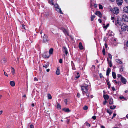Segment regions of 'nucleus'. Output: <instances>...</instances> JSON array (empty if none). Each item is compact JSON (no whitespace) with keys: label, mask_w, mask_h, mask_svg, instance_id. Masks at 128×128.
Listing matches in <instances>:
<instances>
[{"label":"nucleus","mask_w":128,"mask_h":128,"mask_svg":"<svg viewBox=\"0 0 128 128\" xmlns=\"http://www.w3.org/2000/svg\"><path fill=\"white\" fill-rule=\"evenodd\" d=\"M105 48H108V45L106 43H105Z\"/></svg>","instance_id":"54"},{"label":"nucleus","mask_w":128,"mask_h":128,"mask_svg":"<svg viewBox=\"0 0 128 128\" xmlns=\"http://www.w3.org/2000/svg\"><path fill=\"white\" fill-rule=\"evenodd\" d=\"M109 103L110 104H113V100L112 98H110L109 101Z\"/></svg>","instance_id":"18"},{"label":"nucleus","mask_w":128,"mask_h":128,"mask_svg":"<svg viewBox=\"0 0 128 128\" xmlns=\"http://www.w3.org/2000/svg\"><path fill=\"white\" fill-rule=\"evenodd\" d=\"M89 95H90V94H89V93H88L86 94V96H87L88 98H89L90 97Z\"/></svg>","instance_id":"49"},{"label":"nucleus","mask_w":128,"mask_h":128,"mask_svg":"<svg viewBox=\"0 0 128 128\" xmlns=\"http://www.w3.org/2000/svg\"><path fill=\"white\" fill-rule=\"evenodd\" d=\"M107 84L108 86L110 85V83L109 82H107Z\"/></svg>","instance_id":"59"},{"label":"nucleus","mask_w":128,"mask_h":128,"mask_svg":"<svg viewBox=\"0 0 128 128\" xmlns=\"http://www.w3.org/2000/svg\"><path fill=\"white\" fill-rule=\"evenodd\" d=\"M62 50L63 52H65L66 55H67L68 53L67 48L66 47L64 46L63 47Z\"/></svg>","instance_id":"9"},{"label":"nucleus","mask_w":128,"mask_h":128,"mask_svg":"<svg viewBox=\"0 0 128 128\" xmlns=\"http://www.w3.org/2000/svg\"><path fill=\"white\" fill-rule=\"evenodd\" d=\"M101 128H105L104 126H102L101 127Z\"/></svg>","instance_id":"64"},{"label":"nucleus","mask_w":128,"mask_h":128,"mask_svg":"<svg viewBox=\"0 0 128 128\" xmlns=\"http://www.w3.org/2000/svg\"><path fill=\"white\" fill-rule=\"evenodd\" d=\"M88 85L86 84H83L81 86V90L82 92L83 95H85V94H87L88 92Z\"/></svg>","instance_id":"1"},{"label":"nucleus","mask_w":128,"mask_h":128,"mask_svg":"<svg viewBox=\"0 0 128 128\" xmlns=\"http://www.w3.org/2000/svg\"><path fill=\"white\" fill-rule=\"evenodd\" d=\"M122 20L125 22H128V16L126 15H123L122 16Z\"/></svg>","instance_id":"4"},{"label":"nucleus","mask_w":128,"mask_h":128,"mask_svg":"<svg viewBox=\"0 0 128 128\" xmlns=\"http://www.w3.org/2000/svg\"><path fill=\"white\" fill-rule=\"evenodd\" d=\"M116 107V106H111L110 107V108L111 110H114Z\"/></svg>","instance_id":"32"},{"label":"nucleus","mask_w":128,"mask_h":128,"mask_svg":"<svg viewBox=\"0 0 128 128\" xmlns=\"http://www.w3.org/2000/svg\"><path fill=\"white\" fill-rule=\"evenodd\" d=\"M60 71L59 70V67H58L57 68V70L56 72V74L57 75L60 74Z\"/></svg>","instance_id":"19"},{"label":"nucleus","mask_w":128,"mask_h":128,"mask_svg":"<svg viewBox=\"0 0 128 128\" xmlns=\"http://www.w3.org/2000/svg\"><path fill=\"white\" fill-rule=\"evenodd\" d=\"M95 14L98 16L100 18H101L102 16L101 13L99 11H97L95 13Z\"/></svg>","instance_id":"10"},{"label":"nucleus","mask_w":128,"mask_h":128,"mask_svg":"<svg viewBox=\"0 0 128 128\" xmlns=\"http://www.w3.org/2000/svg\"><path fill=\"white\" fill-rule=\"evenodd\" d=\"M92 118L94 120H95L96 118V116H94L92 117Z\"/></svg>","instance_id":"45"},{"label":"nucleus","mask_w":128,"mask_h":128,"mask_svg":"<svg viewBox=\"0 0 128 128\" xmlns=\"http://www.w3.org/2000/svg\"><path fill=\"white\" fill-rule=\"evenodd\" d=\"M49 66V64L48 63H47L46 64H44V65L43 66V67L45 68H48Z\"/></svg>","instance_id":"22"},{"label":"nucleus","mask_w":128,"mask_h":128,"mask_svg":"<svg viewBox=\"0 0 128 128\" xmlns=\"http://www.w3.org/2000/svg\"><path fill=\"white\" fill-rule=\"evenodd\" d=\"M53 48H51L49 50V53L50 54H52L53 53Z\"/></svg>","instance_id":"27"},{"label":"nucleus","mask_w":128,"mask_h":128,"mask_svg":"<svg viewBox=\"0 0 128 128\" xmlns=\"http://www.w3.org/2000/svg\"><path fill=\"white\" fill-rule=\"evenodd\" d=\"M113 82H115V83L116 84H119V83H120L121 84V83L120 82H118L116 80H113Z\"/></svg>","instance_id":"35"},{"label":"nucleus","mask_w":128,"mask_h":128,"mask_svg":"<svg viewBox=\"0 0 128 128\" xmlns=\"http://www.w3.org/2000/svg\"><path fill=\"white\" fill-rule=\"evenodd\" d=\"M79 47L80 50H82L84 49V47L83 46L82 43L80 42L79 45Z\"/></svg>","instance_id":"15"},{"label":"nucleus","mask_w":128,"mask_h":128,"mask_svg":"<svg viewBox=\"0 0 128 128\" xmlns=\"http://www.w3.org/2000/svg\"><path fill=\"white\" fill-rule=\"evenodd\" d=\"M120 98L121 99H124L125 100H126V99L123 96H120Z\"/></svg>","instance_id":"39"},{"label":"nucleus","mask_w":128,"mask_h":128,"mask_svg":"<svg viewBox=\"0 0 128 128\" xmlns=\"http://www.w3.org/2000/svg\"><path fill=\"white\" fill-rule=\"evenodd\" d=\"M116 61L119 64H122V62L119 59H116Z\"/></svg>","instance_id":"24"},{"label":"nucleus","mask_w":128,"mask_h":128,"mask_svg":"<svg viewBox=\"0 0 128 128\" xmlns=\"http://www.w3.org/2000/svg\"><path fill=\"white\" fill-rule=\"evenodd\" d=\"M62 30L64 33L66 35H67L68 36H69L68 32L65 28H63Z\"/></svg>","instance_id":"12"},{"label":"nucleus","mask_w":128,"mask_h":128,"mask_svg":"<svg viewBox=\"0 0 128 128\" xmlns=\"http://www.w3.org/2000/svg\"><path fill=\"white\" fill-rule=\"evenodd\" d=\"M34 80L35 81L36 80V81H38V79L37 78H34Z\"/></svg>","instance_id":"58"},{"label":"nucleus","mask_w":128,"mask_h":128,"mask_svg":"<svg viewBox=\"0 0 128 128\" xmlns=\"http://www.w3.org/2000/svg\"><path fill=\"white\" fill-rule=\"evenodd\" d=\"M110 72V70L109 68H108L106 71V76H108Z\"/></svg>","instance_id":"16"},{"label":"nucleus","mask_w":128,"mask_h":128,"mask_svg":"<svg viewBox=\"0 0 128 128\" xmlns=\"http://www.w3.org/2000/svg\"><path fill=\"white\" fill-rule=\"evenodd\" d=\"M107 112L108 113H109L110 115H111L112 113V111L110 110H107Z\"/></svg>","instance_id":"28"},{"label":"nucleus","mask_w":128,"mask_h":128,"mask_svg":"<svg viewBox=\"0 0 128 128\" xmlns=\"http://www.w3.org/2000/svg\"><path fill=\"white\" fill-rule=\"evenodd\" d=\"M112 75L114 78L116 79V73L114 72H112Z\"/></svg>","instance_id":"21"},{"label":"nucleus","mask_w":128,"mask_h":128,"mask_svg":"<svg viewBox=\"0 0 128 128\" xmlns=\"http://www.w3.org/2000/svg\"><path fill=\"white\" fill-rule=\"evenodd\" d=\"M109 24H108L106 26H105L104 27V28H107L109 26Z\"/></svg>","instance_id":"47"},{"label":"nucleus","mask_w":128,"mask_h":128,"mask_svg":"<svg viewBox=\"0 0 128 128\" xmlns=\"http://www.w3.org/2000/svg\"><path fill=\"white\" fill-rule=\"evenodd\" d=\"M64 102L67 105L68 104V100L67 99L64 100Z\"/></svg>","instance_id":"42"},{"label":"nucleus","mask_w":128,"mask_h":128,"mask_svg":"<svg viewBox=\"0 0 128 128\" xmlns=\"http://www.w3.org/2000/svg\"><path fill=\"white\" fill-rule=\"evenodd\" d=\"M10 84L11 86L12 87H14L15 86V82H14L13 81H11L10 82Z\"/></svg>","instance_id":"20"},{"label":"nucleus","mask_w":128,"mask_h":128,"mask_svg":"<svg viewBox=\"0 0 128 128\" xmlns=\"http://www.w3.org/2000/svg\"><path fill=\"white\" fill-rule=\"evenodd\" d=\"M104 97L106 100H108L109 98V96L107 94L104 95Z\"/></svg>","instance_id":"14"},{"label":"nucleus","mask_w":128,"mask_h":128,"mask_svg":"<svg viewBox=\"0 0 128 128\" xmlns=\"http://www.w3.org/2000/svg\"><path fill=\"white\" fill-rule=\"evenodd\" d=\"M62 110L66 112H70L68 108H64L62 109Z\"/></svg>","instance_id":"17"},{"label":"nucleus","mask_w":128,"mask_h":128,"mask_svg":"<svg viewBox=\"0 0 128 128\" xmlns=\"http://www.w3.org/2000/svg\"><path fill=\"white\" fill-rule=\"evenodd\" d=\"M19 60V58H17V61L18 62H18Z\"/></svg>","instance_id":"61"},{"label":"nucleus","mask_w":128,"mask_h":128,"mask_svg":"<svg viewBox=\"0 0 128 128\" xmlns=\"http://www.w3.org/2000/svg\"><path fill=\"white\" fill-rule=\"evenodd\" d=\"M121 26L122 30L123 32L125 31L126 28V25L124 24H122Z\"/></svg>","instance_id":"7"},{"label":"nucleus","mask_w":128,"mask_h":128,"mask_svg":"<svg viewBox=\"0 0 128 128\" xmlns=\"http://www.w3.org/2000/svg\"><path fill=\"white\" fill-rule=\"evenodd\" d=\"M77 74L78 76H76V78H78L80 77V75H79V73L78 72L77 73Z\"/></svg>","instance_id":"38"},{"label":"nucleus","mask_w":128,"mask_h":128,"mask_svg":"<svg viewBox=\"0 0 128 128\" xmlns=\"http://www.w3.org/2000/svg\"><path fill=\"white\" fill-rule=\"evenodd\" d=\"M107 102L106 101V100H105V101L104 102L103 104L104 105H105L106 104V103H107Z\"/></svg>","instance_id":"51"},{"label":"nucleus","mask_w":128,"mask_h":128,"mask_svg":"<svg viewBox=\"0 0 128 128\" xmlns=\"http://www.w3.org/2000/svg\"><path fill=\"white\" fill-rule=\"evenodd\" d=\"M30 128H34V126L32 124H31L30 126Z\"/></svg>","instance_id":"50"},{"label":"nucleus","mask_w":128,"mask_h":128,"mask_svg":"<svg viewBox=\"0 0 128 128\" xmlns=\"http://www.w3.org/2000/svg\"><path fill=\"white\" fill-rule=\"evenodd\" d=\"M1 62L3 63L6 62V58H3Z\"/></svg>","instance_id":"26"},{"label":"nucleus","mask_w":128,"mask_h":128,"mask_svg":"<svg viewBox=\"0 0 128 128\" xmlns=\"http://www.w3.org/2000/svg\"><path fill=\"white\" fill-rule=\"evenodd\" d=\"M49 39L47 35L44 34L43 38V42L44 43H46L48 42Z\"/></svg>","instance_id":"2"},{"label":"nucleus","mask_w":128,"mask_h":128,"mask_svg":"<svg viewBox=\"0 0 128 128\" xmlns=\"http://www.w3.org/2000/svg\"><path fill=\"white\" fill-rule=\"evenodd\" d=\"M88 107L86 106H84L83 108V109L84 110H88Z\"/></svg>","instance_id":"34"},{"label":"nucleus","mask_w":128,"mask_h":128,"mask_svg":"<svg viewBox=\"0 0 128 128\" xmlns=\"http://www.w3.org/2000/svg\"><path fill=\"white\" fill-rule=\"evenodd\" d=\"M77 95L78 98H80V94L79 93H78Z\"/></svg>","instance_id":"53"},{"label":"nucleus","mask_w":128,"mask_h":128,"mask_svg":"<svg viewBox=\"0 0 128 128\" xmlns=\"http://www.w3.org/2000/svg\"><path fill=\"white\" fill-rule=\"evenodd\" d=\"M3 112L2 111H0V115Z\"/></svg>","instance_id":"62"},{"label":"nucleus","mask_w":128,"mask_h":128,"mask_svg":"<svg viewBox=\"0 0 128 128\" xmlns=\"http://www.w3.org/2000/svg\"><path fill=\"white\" fill-rule=\"evenodd\" d=\"M102 53L103 55H105V49L104 48V47L103 50H102Z\"/></svg>","instance_id":"33"},{"label":"nucleus","mask_w":128,"mask_h":128,"mask_svg":"<svg viewBox=\"0 0 128 128\" xmlns=\"http://www.w3.org/2000/svg\"><path fill=\"white\" fill-rule=\"evenodd\" d=\"M96 16L94 15H92L91 16V20L93 21L94 19L96 18Z\"/></svg>","instance_id":"23"},{"label":"nucleus","mask_w":128,"mask_h":128,"mask_svg":"<svg viewBox=\"0 0 128 128\" xmlns=\"http://www.w3.org/2000/svg\"><path fill=\"white\" fill-rule=\"evenodd\" d=\"M122 22L121 20H118L117 21H116L115 22V24L117 26H122Z\"/></svg>","instance_id":"5"},{"label":"nucleus","mask_w":128,"mask_h":128,"mask_svg":"<svg viewBox=\"0 0 128 128\" xmlns=\"http://www.w3.org/2000/svg\"><path fill=\"white\" fill-rule=\"evenodd\" d=\"M4 75L6 76L7 77L8 76V75L6 73V72H4Z\"/></svg>","instance_id":"48"},{"label":"nucleus","mask_w":128,"mask_h":128,"mask_svg":"<svg viewBox=\"0 0 128 128\" xmlns=\"http://www.w3.org/2000/svg\"><path fill=\"white\" fill-rule=\"evenodd\" d=\"M22 27L24 29H26L25 27V25L24 24H23L22 25Z\"/></svg>","instance_id":"57"},{"label":"nucleus","mask_w":128,"mask_h":128,"mask_svg":"<svg viewBox=\"0 0 128 128\" xmlns=\"http://www.w3.org/2000/svg\"><path fill=\"white\" fill-rule=\"evenodd\" d=\"M114 17H112L111 18V19L112 20H113L114 19Z\"/></svg>","instance_id":"63"},{"label":"nucleus","mask_w":128,"mask_h":128,"mask_svg":"<svg viewBox=\"0 0 128 128\" xmlns=\"http://www.w3.org/2000/svg\"><path fill=\"white\" fill-rule=\"evenodd\" d=\"M116 115V114L114 113L113 115V117H114Z\"/></svg>","instance_id":"60"},{"label":"nucleus","mask_w":128,"mask_h":128,"mask_svg":"<svg viewBox=\"0 0 128 128\" xmlns=\"http://www.w3.org/2000/svg\"><path fill=\"white\" fill-rule=\"evenodd\" d=\"M121 82L124 84H126L127 82L126 80L123 77H122L120 79Z\"/></svg>","instance_id":"8"},{"label":"nucleus","mask_w":128,"mask_h":128,"mask_svg":"<svg viewBox=\"0 0 128 128\" xmlns=\"http://www.w3.org/2000/svg\"><path fill=\"white\" fill-rule=\"evenodd\" d=\"M45 54H44L43 56L44 58H48L49 57V56H46V55Z\"/></svg>","instance_id":"37"},{"label":"nucleus","mask_w":128,"mask_h":128,"mask_svg":"<svg viewBox=\"0 0 128 128\" xmlns=\"http://www.w3.org/2000/svg\"><path fill=\"white\" fill-rule=\"evenodd\" d=\"M123 11L126 13H128V6L124 7L123 8Z\"/></svg>","instance_id":"13"},{"label":"nucleus","mask_w":128,"mask_h":128,"mask_svg":"<svg viewBox=\"0 0 128 128\" xmlns=\"http://www.w3.org/2000/svg\"><path fill=\"white\" fill-rule=\"evenodd\" d=\"M99 8L100 9H102L103 8V7L100 4H99Z\"/></svg>","instance_id":"40"},{"label":"nucleus","mask_w":128,"mask_h":128,"mask_svg":"<svg viewBox=\"0 0 128 128\" xmlns=\"http://www.w3.org/2000/svg\"><path fill=\"white\" fill-rule=\"evenodd\" d=\"M48 98L49 99L51 100L52 99V97L51 95L50 94H48Z\"/></svg>","instance_id":"30"},{"label":"nucleus","mask_w":128,"mask_h":128,"mask_svg":"<svg viewBox=\"0 0 128 128\" xmlns=\"http://www.w3.org/2000/svg\"><path fill=\"white\" fill-rule=\"evenodd\" d=\"M59 62L60 63H62V59H60L59 60Z\"/></svg>","instance_id":"46"},{"label":"nucleus","mask_w":128,"mask_h":128,"mask_svg":"<svg viewBox=\"0 0 128 128\" xmlns=\"http://www.w3.org/2000/svg\"><path fill=\"white\" fill-rule=\"evenodd\" d=\"M98 21L100 23H102V21L100 19H98Z\"/></svg>","instance_id":"56"},{"label":"nucleus","mask_w":128,"mask_h":128,"mask_svg":"<svg viewBox=\"0 0 128 128\" xmlns=\"http://www.w3.org/2000/svg\"><path fill=\"white\" fill-rule=\"evenodd\" d=\"M11 68H12V70H11L12 72L13 73V74L14 75V68L12 67H11Z\"/></svg>","instance_id":"31"},{"label":"nucleus","mask_w":128,"mask_h":128,"mask_svg":"<svg viewBox=\"0 0 128 128\" xmlns=\"http://www.w3.org/2000/svg\"><path fill=\"white\" fill-rule=\"evenodd\" d=\"M86 126H88L90 127V124L88 123H87L86 124Z\"/></svg>","instance_id":"55"},{"label":"nucleus","mask_w":128,"mask_h":128,"mask_svg":"<svg viewBox=\"0 0 128 128\" xmlns=\"http://www.w3.org/2000/svg\"><path fill=\"white\" fill-rule=\"evenodd\" d=\"M109 65L110 67H111L112 66V64L111 61H110V62Z\"/></svg>","instance_id":"43"},{"label":"nucleus","mask_w":128,"mask_h":128,"mask_svg":"<svg viewBox=\"0 0 128 128\" xmlns=\"http://www.w3.org/2000/svg\"><path fill=\"white\" fill-rule=\"evenodd\" d=\"M108 56H109V57L110 58V59L111 60L112 59V55L111 54H109Z\"/></svg>","instance_id":"44"},{"label":"nucleus","mask_w":128,"mask_h":128,"mask_svg":"<svg viewBox=\"0 0 128 128\" xmlns=\"http://www.w3.org/2000/svg\"><path fill=\"white\" fill-rule=\"evenodd\" d=\"M118 77V78H120L123 77L120 74H118L117 75Z\"/></svg>","instance_id":"36"},{"label":"nucleus","mask_w":128,"mask_h":128,"mask_svg":"<svg viewBox=\"0 0 128 128\" xmlns=\"http://www.w3.org/2000/svg\"><path fill=\"white\" fill-rule=\"evenodd\" d=\"M100 78H104V77H103L102 74L101 73H100Z\"/></svg>","instance_id":"41"},{"label":"nucleus","mask_w":128,"mask_h":128,"mask_svg":"<svg viewBox=\"0 0 128 128\" xmlns=\"http://www.w3.org/2000/svg\"><path fill=\"white\" fill-rule=\"evenodd\" d=\"M112 12L114 14H117L119 13V10L118 8H116L113 10Z\"/></svg>","instance_id":"6"},{"label":"nucleus","mask_w":128,"mask_h":128,"mask_svg":"<svg viewBox=\"0 0 128 128\" xmlns=\"http://www.w3.org/2000/svg\"><path fill=\"white\" fill-rule=\"evenodd\" d=\"M57 108L58 110L61 109V106L58 103H57Z\"/></svg>","instance_id":"25"},{"label":"nucleus","mask_w":128,"mask_h":128,"mask_svg":"<svg viewBox=\"0 0 128 128\" xmlns=\"http://www.w3.org/2000/svg\"><path fill=\"white\" fill-rule=\"evenodd\" d=\"M112 90L114 91L116 90V89L114 87H112Z\"/></svg>","instance_id":"52"},{"label":"nucleus","mask_w":128,"mask_h":128,"mask_svg":"<svg viewBox=\"0 0 128 128\" xmlns=\"http://www.w3.org/2000/svg\"><path fill=\"white\" fill-rule=\"evenodd\" d=\"M123 0H116L117 4L118 5H122L123 2Z\"/></svg>","instance_id":"11"},{"label":"nucleus","mask_w":128,"mask_h":128,"mask_svg":"<svg viewBox=\"0 0 128 128\" xmlns=\"http://www.w3.org/2000/svg\"><path fill=\"white\" fill-rule=\"evenodd\" d=\"M48 0L50 4H52V5H54L52 0Z\"/></svg>","instance_id":"29"},{"label":"nucleus","mask_w":128,"mask_h":128,"mask_svg":"<svg viewBox=\"0 0 128 128\" xmlns=\"http://www.w3.org/2000/svg\"><path fill=\"white\" fill-rule=\"evenodd\" d=\"M54 7L56 8V10L59 12L60 14H62L63 13L61 10V8H60L59 6L57 4H56L54 5Z\"/></svg>","instance_id":"3"}]
</instances>
